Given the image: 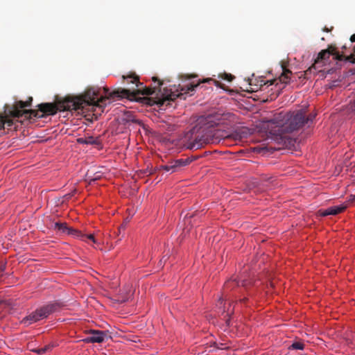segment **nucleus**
<instances>
[{
    "label": "nucleus",
    "instance_id": "nucleus-1",
    "mask_svg": "<svg viewBox=\"0 0 355 355\" xmlns=\"http://www.w3.org/2000/svg\"><path fill=\"white\" fill-rule=\"evenodd\" d=\"M124 80H128L127 83L135 84L137 87L136 90L131 91L130 89L118 88L110 92L107 87H104L105 96L99 97V92L94 88L87 89L85 94L77 96H67L62 101H59L57 103H45L37 105L38 110H30L25 112L29 114V119L43 118L46 116L54 115L58 111H71L78 110L99 108L101 110L110 103L111 98H127L132 99L136 94H141L142 95H152L157 92H161V85L162 82L157 77H153V81L157 85L154 87H142L143 83L139 82V77L134 74L128 76H123Z\"/></svg>",
    "mask_w": 355,
    "mask_h": 355
},
{
    "label": "nucleus",
    "instance_id": "nucleus-2",
    "mask_svg": "<svg viewBox=\"0 0 355 355\" xmlns=\"http://www.w3.org/2000/svg\"><path fill=\"white\" fill-rule=\"evenodd\" d=\"M315 115L307 116L302 110L293 112H280L274 114L268 121L267 127L270 128V132L275 135L283 136L284 134L292 133L302 129L309 121H312Z\"/></svg>",
    "mask_w": 355,
    "mask_h": 355
},
{
    "label": "nucleus",
    "instance_id": "nucleus-3",
    "mask_svg": "<svg viewBox=\"0 0 355 355\" xmlns=\"http://www.w3.org/2000/svg\"><path fill=\"white\" fill-rule=\"evenodd\" d=\"M216 125L211 115L200 116L195 126L185 133L183 138L184 146L187 149L197 150L212 143Z\"/></svg>",
    "mask_w": 355,
    "mask_h": 355
},
{
    "label": "nucleus",
    "instance_id": "nucleus-4",
    "mask_svg": "<svg viewBox=\"0 0 355 355\" xmlns=\"http://www.w3.org/2000/svg\"><path fill=\"white\" fill-rule=\"evenodd\" d=\"M33 101L32 97H29L26 101H19L12 106V110L8 112V114L12 116V118H19L22 116H25L26 118H29V114H26L25 112L28 110H22L26 107H30Z\"/></svg>",
    "mask_w": 355,
    "mask_h": 355
},
{
    "label": "nucleus",
    "instance_id": "nucleus-5",
    "mask_svg": "<svg viewBox=\"0 0 355 355\" xmlns=\"http://www.w3.org/2000/svg\"><path fill=\"white\" fill-rule=\"evenodd\" d=\"M33 101L32 97H29L26 101H19L12 106V110L8 112V114L12 116V118H19L22 116H25L26 118H29V114H26L25 112L28 110H22L26 107H30Z\"/></svg>",
    "mask_w": 355,
    "mask_h": 355
},
{
    "label": "nucleus",
    "instance_id": "nucleus-6",
    "mask_svg": "<svg viewBox=\"0 0 355 355\" xmlns=\"http://www.w3.org/2000/svg\"><path fill=\"white\" fill-rule=\"evenodd\" d=\"M334 55V58L337 60L346 61V57L348 55H345L344 53L340 54L337 50L336 47L333 45H329L328 49L321 51L318 56V60H325L329 58V55Z\"/></svg>",
    "mask_w": 355,
    "mask_h": 355
},
{
    "label": "nucleus",
    "instance_id": "nucleus-7",
    "mask_svg": "<svg viewBox=\"0 0 355 355\" xmlns=\"http://www.w3.org/2000/svg\"><path fill=\"white\" fill-rule=\"evenodd\" d=\"M200 85V83H194L193 82L189 85H184L181 87L180 92L178 90L173 92L166 96L168 101H174L178 98H185L184 95L194 91L195 88Z\"/></svg>",
    "mask_w": 355,
    "mask_h": 355
},
{
    "label": "nucleus",
    "instance_id": "nucleus-8",
    "mask_svg": "<svg viewBox=\"0 0 355 355\" xmlns=\"http://www.w3.org/2000/svg\"><path fill=\"white\" fill-rule=\"evenodd\" d=\"M192 162L190 158L178 159L170 162L168 164L160 166V168L172 173L177 171L179 168L189 165Z\"/></svg>",
    "mask_w": 355,
    "mask_h": 355
},
{
    "label": "nucleus",
    "instance_id": "nucleus-9",
    "mask_svg": "<svg viewBox=\"0 0 355 355\" xmlns=\"http://www.w3.org/2000/svg\"><path fill=\"white\" fill-rule=\"evenodd\" d=\"M90 336L86 338L84 340L86 343H101L105 340V338H110L107 331L99 330H90Z\"/></svg>",
    "mask_w": 355,
    "mask_h": 355
},
{
    "label": "nucleus",
    "instance_id": "nucleus-10",
    "mask_svg": "<svg viewBox=\"0 0 355 355\" xmlns=\"http://www.w3.org/2000/svg\"><path fill=\"white\" fill-rule=\"evenodd\" d=\"M12 110V107L8 109L7 105L5 106L4 113L0 114V130H4L6 128L10 129L14 124L13 120L9 117H12L8 114Z\"/></svg>",
    "mask_w": 355,
    "mask_h": 355
},
{
    "label": "nucleus",
    "instance_id": "nucleus-11",
    "mask_svg": "<svg viewBox=\"0 0 355 355\" xmlns=\"http://www.w3.org/2000/svg\"><path fill=\"white\" fill-rule=\"evenodd\" d=\"M60 306L61 304L60 303L54 302L43 306L38 309L42 315V318L44 319L47 318L50 314L59 310Z\"/></svg>",
    "mask_w": 355,
    "mask_h": 355
},
{
    "label": "nucleus",
    "instance_id": "nucleus-12",
    "mask_svg": "<svg viewBox=\"0 0 355 355\" xmlns=\"http://www.w3.org/2000/svg\"><path fill=\"white\" fill-rule=\"evenodd\" d=\"M42 315L39 311V309H36L34 312L31 313L30 315L24 318L21 323L24 326H29L30 324L35 323L40 320H42Z\"/></svg>",
    "mask_w": 355,
    "mask_h": 355
},
{
    "label": "nucleus",
    "instance_id": "nucleus-13",
    "mask_svg": "<svg viewBox=\"0 0 355 355\" xmlns=\"http://www.w3.org/2000/svg\"><path fill=\"white\" fill-rule=\"evenodd\" d=\"M55 229L58 230L61 233L69 235L76 236V234H81V232H79L78 230L68 227L66 223H55Z\"/></svg>",
    "mask_w": 355,
    "mask_h": 355
},
{
    "label": "nucleus",
    "instance_id": "nucleus-14",
    "mask_svg": "<svg viewBox=\"0 0 355 355\" xmlns=\"http://www.w3.org/2000/svg\"><path fill=\"white\" fill-rule=\"evenodd\" d=\"M347 208V205H340L338 206H333L331 207H329L328 209L325 210H320V214L322 216H327L329 215H336L338 214H340L343 212L345 209Z\"/></svg>",
    "mask_w": 355,
    "mask_h": 355
},
{
    "label": "nucleus",
    "instance_id": "nucleus-15",
    "mask_svg": "<svg viewBox=\"0 0 355 355\" xmlns=\"http://www.w3.org/2000/svg\"><path fill=\"white\" fill-rule=\"evenodd\" d=\"M282 75L279 76V81L283 83H288L290 80V76L289 75L291 74V71L286 69L285 67L282 66Z\"/></svg>",
    "mask_w": 355,
    "mask_h": 355
},
{
    "label": "nucleus",
    "instance_id": "nucleus-16",
    "mask_svg": "<svg viewBox=\"0 0 355 355\" xmlns=\"http://www.w3.org/2000/svg\"><path fill=\"white\" fill-rule=\"evenodd\" d=\"M78 142L79 144H98V140L94 137H87L85 138H78Z\"/></svg>",
    "mask_w": 355,
    "mask_h": 355
},
{
    "label": "nucleus",
    "instance_id": "nucleus-17",
    "mask_svg": "<svg viewBox=\"0 0 355 355\" xmlns=\"http://www.w3.org/2000/svg\"><path fill=\"white\" fill-rule=\"evenodd\" d=\"M225 304L224 303L223 299L220 297L216 303V307L220 310V312H221L223 314L227 312L226 315H228L230 310L228 309L226 311Z\"/></svg>",
    "mask_w": 355,
    "mask_h": 355
},
{
    "label": "nucleus",
    "instance_id": "nucleus-18",
    "mask_svg": "<svg viewBox=\"0 0 355 355\" xmlns=\"http://www.w3.org/2000/svg\"><path fill=\"white\" fill-rule=\"evenodd\" d=\"M240 286V282L236 281V279L229 280L225 284V288L226 289H232L235 286Z\"/></svg>",
    "mask_w": 355,
    "mask_h": 355
},
{
    "label": "nucleus",
    "instance_id": "nucleus-19",
    "mask_svg": "<svg viewBox=\"0 0 355 355\" xmlns=\"http://www.w3.org/2000/svg\"><path fill=\"white\" fill-rule=\"evenodd\" d=\"M76 236L80 237L83 240L87 239L92 241L94 243H97V241L95 239L94 236L93 234H83V233H81V234H76Z\"/></svg>",
    "mask_w": 355,
    "mask_h": 355
},
{
    "label": "nucleus",
    "instance_id": "nucleus-20",
    "mask_svg": "<svg viewBox=\"0 0 355 355\" xmlns=\"http://www.w3.org/2000/svg\"><path fill=\"white\" fill-rule=\"evenodd\" d=\"M200 83H213L216 87L224 89L223 85L219 81L212 78L204 79Z\"/></svg>",
    "mask_w": 355,
    "mask_h": 355
},
{
    "label": "nucleus",
    "instance_id": "nucleus-21",
    "mask_svg": "<svg viewBox=\"0 0 355 355\" xmlns=\"http://www.w3.org/2000/svg\"><path fill=\"white\" fill-rule=\"evenodd\" d=\"M290 348L293 349H303L304 345L300 342H295L291 345Z\"/></svg>",
    "mask_w": 355,
    "mask_h": 355
},
{
    "label": "nucleus",
    "instance_id": "nucleus-22",
    "mask_svg": "<svg viewBox=\"0 0 355 355\" xmlns=\"http://www.w3.org/2000/svg\"><path fill=\"white\" fill-rule=\"evenodd\" d=\"M353 49V53H351L348 55L347 57H346V61L351 63H355V46H354Z\"/></svg>",
    "mask_w": 355,
    "mask_h": 355
},
{
    "label": "nucleus",
    "instance_id": "nucleus-23",
    "mask_svg": "<svg viewBox=\"0 0 355 355\" xmlns=\"http://www.w3.org/2000/svg\"><path fill=\"white\" fill-rule=\"evenodd\" d=\"M220 78H221L223 80H226L229 82H231L233 78H234L232 74H227V73H223L222 75L219 76Z\"/></svg>",
    "mask_w": 355,
    "mask_h": 355
},
{
    "label": "nucleus",
    "instance_id": "nucleus-24",
    "mask_svg": "<svg viewBox=\"0 0 355 355\" xmlns=\"http://www.w3.org/2000/svg\"><path fill=\"white\" fill-rule=\"evenodd\" d=\"M49 349H50L49 346H46L44 347H41V348L35 349L34 352H37L39 354H42L45 353Z\"/></svg>",
    "mask_w": 355,
    "mask_h": 355
},
{
    "label": "nucleus",
    "instance_id": "nucleus-25",
    "mask_svg": "<svg viewBox=\"0 0 355 355\" xmlns=\"http://www.w3.org/2000/svg\"><path fill=\"white\" fill-rule=\"evenodd\" d=\"M145 101H146V103H148L150 105H153V104L157 103L155 101H154V100H153L152 98H146L145 99Z\"/></svg>",
    "mask_w": 355,
    "mask_h": 355
},
{
    "label": "nucleus",
    "instance_id": "nucleus-26",
    "mask_svg": "<svg viewBox=\"0 0 355 355\" xmlns=\"http://www.w3.org/2000/svg\"><path fill=\"white\" fill-rule=\"evenodd\" d=\"M182 76H184L186 79H191L192 78L196 77V75H189V74L182 75Z\"/></svg>",
    "mask_w": 355,
    "mask_h": 355
},
{
    "label": "nucleus",
    "instance_id": "nucleus-27",
    "mask_svg": "<svg viewBox=\"0 0 355 355\" xmlns=\"http://www.w3.org/2000/svg\"><path fill=\"white\" fill-rule=\"evenodd\" d=\"M275 81L276 80H268L267 82L264 83V85L269 83L270 85H272Z\"/></svg>",
    "mask_w": 355,
    "mask_h": 355
},
{
    "label": "nucleus",
    "instance_id": "nucleus-28",
    "mask_svg": "<svg viewBox=\"0 0 355 355\" xmlns=\"http://www.w3.org/2000/svg\"><path fill=\"white\" fill-rule=\"evenodd\" d=\"M351 109L355 113V99L351 105Z\"/></svg>",
    "mask_w": 355,
    "mask_h": 355
},
{
    "label": "nucleus",
    "instance_id": "nucleus-29",
    "mask_svg": "<svg viewBox=\"0 0 355 355\" xmlns=\"http://www.w3.org/2000/svg\"><path fill=\"white\" fill-rule=\"evenodd\" d=\"M350 42H351V43H354V42H355V34L352 35L350 37Z\"/></svg>",
    "mask_w": 355,
    "mask_h": 355
},
{
    "label": "nucleus",
    "instance_id": "nucleus-30",
    "mask_svg": "<svg viewBox=\"0 0 355 355\" xmlns=\"http://www.w3.org/2000/svg\"><path fill=\"white\" fill-rule=\"evenodd\" d=\"M241 286L243 287H245L247 286V281L246 280H242L241 281Z\"/></svg>",
    "mask_w": 355,
    "mask_h": 355
},
{
    "label": "nucleus",
    "instance_id": "nucleus-31",
    "mask_svg": "<svg viewBox=\"0 0 355 355\" xmlns=\"http://www.w3.org/2000/svg\"><path fill=\"white\" fill-rule=\"evenodd\" d=\"M126 121H127L136 122V120H135V119H132V118H129V117L126 119Z\"/></svg>",
    "mask_w": 355,
    "mask_h": 355
},
{
    "label": "nucleus",
    "instance_id": "nucleus-32",
    "mask_svg": "<svg viewBox=\"0 0 355 355\" xmlns=\"http://www.w3.org/2000/svg\"><path fill=\"white\" fill-rule=\"evenodd\" d=\"M247 300L246 298H243V299H241L240 301L241 302H245Z\"/></svg>",
    "mask_w": 355,
    "mask_h": 355
},
{
    "label": "nucleus",
    "instance_id": "nucleus-33",
    "mask_svg": "<svg viewBox=\"0 0 355 355\" xmlns=\"http://www.w3.org/2000/svg\"><path fill=\"white\" fill-rule=\"evenodd\" d=\"M3 271V268H0V275H1Z\"/></svg>",
    "mask_w": 355,
    "mask_h": 355
},
{
    "label": "nucleus",
    "instance_id": "nucleus-34",
    "mask_svg": "<svg viewBox=\"0 0 355 355\" xmlns=\"http://www.w3.org/2000/svg\"><path fill=\"white\" fill-rule=\"evenodd\" d=\"M343 49H346V45H344V46H343Z\"/></svg>",
    "mask_w": 355,
    "mask_h": 355
},
{
    "label": "nucleus",
    "instance_id": "nucleus-35",
    "mask_svg": "<svg viewBox=\"0 0 355 355\" xmlns=\"http://www.w3.org/2000/svg\"><path fill=\"white\" fill-rule=\"evenodd\" d=\"M67 196H69V197H71L72 195L68 194Z\"/></svg>",
    "mask_w": 355,
    "mask_h": 355
}]
</instances>
